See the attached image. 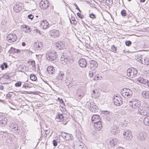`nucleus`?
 <instances>
[{"label": "nucleus", "instance_id": "1", "mask_svg": "<svg viewBox=\"0 0 149 149\" xmlns=\"http://www.w3.org/2000/svg\"><path fill=\"white\" fill-rule=\"evenodd\" d=\"M57 58L56 53L54 51H49L46 54V58L49 61H52L56 60Z\"/></svg>", "mask_w": 149, "mask_h": 149}, {"label": "nucleus", "instance_id": "2", "mask_svg": "<svg viewBox=\"0 0 149 149\" xmlns=\"http://www.w3.org/2000/svg\"><path fill=\"white\" fill-rule=\"evenodd\" d=\"M114 104L116 106H120L123 103L122 97L119 95H114L112 100Z\"/></svg>", "mask_w": 149, "mask_h": 149}, {"label": "nucleus", "instance_id": "3", "mask_svg": "<svg viewBox=\"0 0 149 149\" xmlns=\"http://www.w3.org/2000/svg\"><path fill=\"white\" fill-rule=\"evenodd\" d=\"M130 105L132 108L137 109L140 106L141 103L139 101L136 99H133L130 101Z\"/></svg>", "mask_w": 149, "mask_h": 149}, {"label": "nucleus", "instance_id": "4", "mask_svg": "<svg viewBox=\"0 0 149 149\" xmlns=\"http://www.w3.org/2000/svg\"><path fill=\"white\" fill-rule=\"evenodd\" d=\"M61 63L64 65L69 63H72L74 61L70 57L68 56L65 57L64 56H63L61 58Z\"/></svg>", "mask_w": 149, "mask_h": 149}, {"label": "nucleus", "instance_id": "5", "mask_svg": "<svg viewBox=\"0 0 149 149\" xmlns=\"http://www.w3.org/2000/svg\"><path fill=\"white\" fill-rule=\"evenodd\" d=\"M127 73L128 77L130 78H133L136 75L137 71L135 68H131L127 70Z\"/></svg>", "mask_w": 149, "mask_h": 149}, {"label": "nucleus", "instance_id": "6", "mask_svg": "<svg viewBox=\"0 0 149 149\" xmlns=\"http://www.w3.org/2000/svg\"><path fill=\"white\" fill-rule=\"evenodd\" d=\"M9 127L10 131H14L17 134L19 133V128L18 125L15 123H11L9 126Z\"/></svg>", "mask_w": 149, "mask_h": 149}, {"label": "nucleus", "instance_id": "7", "mask_svg": "<svg viewBox=\"0 0 149 149\" xmlns=\"http://www.w3.org/2000/svg\"><path fill=\"white\" fill-rule=\"evenodd\" d=\"M17 38V36L15 34L11 33L8 35L6 39L9 42L12 43L15 41Z\"/></svg>", "mask_w": 149, "mask_h": 149}, {"label": "nucleus", "instance_id": "8", "mask_svg": "<svg viewBox=\"0 0 149 149\" xmlns=\"http://www.w3.org/2000/svg\"><path fill=\"white\" fill-rule=\"evenodd\" d=\"M49 5V2L47 0H42L40 3V6L42 9H47Z\"/></svg>", "mask_w": 149, "mask_h": 149}, {"label": "nucleus", "instance_id": "9", "mask_svg": "<svg viewBox=\"0 0 149 149\" xmlns=\"http://www.w3.org/2000/svg\"><path fill=\"white\" fill-rule=\"evenodd\" d=\"M132 133L130 130H127L123 133L124 138L127 140H131L133 137Z\"/></svg>", "mask_w": 149, "mask_h": 149}, {"label": "nucleus", "instance_id": "10", "mask_svg": "<svg viewBox=\"0 0 149 149\" xmlns=\"http://www.w3.org/2000/svg\"><path fill=\"white\" fill-rule=\"evenodd\" d=\"M88 106L89 109L92 112H97L99 110L98 107L95 105V104L93 102L90 103V105L88 104Z\"/></svg>", "mask_w": 149, "mask_h": 149}, {"label": "nucleus", "instance_id": "11", "mask_svg": "<svg viewBox=\"0 0 149 149\" xmlns=\"http://www.w3.org/2000/svg\"><path fill=\"white\" fill-rule=\"evenodd\" d=\"M98 65L96 61L92 60L89 61V64L88 65V66L89 68L93 70L97 67Z\"/></svg>", "mask_w": 149, "mask_h": 149}, {"label": "nucleus", "instance_id": "12", "mask_svg": "<svg viewBox=\"0 0 149 149\" xmlns=\"http://www.w3.org/2000/svg\"><path fill=\"white\" fill-rule=\"evenodd\" d=\"M55 47L56 49L61 50L65 48V45L63 42H59L55 44Z\"/></svg>", "mask_w": 149, "mask_h": 149}, {"label": "nucleus", "instance_id": "13", "mask_svg": "<svg viewBox=\"0 0 149 149\" xmlns=\"http://www.w3.org/2000/svg\"><path fill=\"white\" fill-rule=\"evenodd\" d=\"M60 33L59 31L52 30L50 31L49 35L53 38L58 37L60 36Z\"/></svg>", "mask_w": 149, "mask_h": 149}, {"label": "nucleus", "instance_id": "14", "mask_svg": "<svg viewBox=\"0 0 149 149\" xmlns=\"http://www.w3.org/2000/svg\"><path fill=\"white\" fill-rule=\"evenodd\" d=\"M74 147L75 149H87L86 147L80 141H79L77 144L74 145Z\"/></svg>", "mask_w": 149, "mask_h": 149}, {"label": "nucleus", "instance_id": "15", "mask_svg": "<svg viewBox=\"0 0 149 149\" xmlns=\"http://www.w3.org/2000/svg\"><path fill=\"white\" fill-rule=\"evenodd\" d=\"M34 48L36 51L40 50L43 47V45L40 42L37 41L34 44Z\"/></svg>", "mask_w": 149, "mask_h": 149}, {"label": "nucleus", "instance_id": "16", "mask_svg": "<svg viewBox=\"0 0 149 149\" xmlns=\"http://www.w3.org/2000/svg\"><path fill=\"white\" fill-rule=\"evenodd\" d=\"M14 11L16 13L19 12L22 9V4L21 3L17 2L13 6Z\"/></svg>", "mask_w": 149, "mask_h": 149}, {"label": "nucleus", "instance_id": "17", "mask_svg": "<svg viewBox=\"0 0 149 149\" xmlns=\"http://www.w3.org/2000/svg\"><path fill=\"white\" fill-rule=\"evenodd\" d=\"M79 66L82 68H86L87 65V62L86 60L84 58H81L78 61Z\"/></svg>", "mask_w": 149, "mask_h": 149}, {"label": "nucleus", "instance_id": "18", "mask_svg": "<svg viewBox=\"0 0 149 149\" xmlns=\"http://www.w3.org/2000/svg\"><path fill=\"white\" fill-rule=\"evenodd\" d=\"M7 123V119L4 116H0V126L3 127Z\"/></svg>", "mask_w": 149, "mask_h": 149}, {"label": "nucleus", "instance_id": "19", "mask_svg": "<svg viewBox=\"0 0 149 149\" xmlns=\"http://www.w3.org/2000/svg\"><path fill=\"white\" fill-rule=\"evenodd\" d=\"M76 95L79 99H81L84 96V91L81 88H79L77 90Z\"/></svg>", "mask_w": 149, "mask_h": 149}, {"label": "nucleus", "instance_id": "20", "mask_svg": "<svg viewBox=\"0 0 149 149\" xmlns=\"http://www.w3.org/2000/svg\"><path fill=\"white\" fill-rule=\"evenodd\" d=\"M111 132L112 134L116 135L119 133L120 130L118 127L116 126H114L111 128Z\"/></svg>", "mask_w": 149, "mask_h": 149}, {"label": "nucleus", "instance_id": "21", "mask_svg": "<svg viewBox=\"0 0 149 149\" xmlns=\"http://www.w3.org/2000/svg\"><path fill=\"white\" fill-rule=\"evenodd\" d=\"M94 129L97 131H100L102 127V125L101 121L97 122L94 124Z\"/></svg>", "mask_w": 149, "mask_h": 149}, {"label": "nucleus", "instance_id": "22", "mask_svg": "<svg viewBox=\"0 0 149 149\" xmlns=\"http://www.w3.org/2000/svg\"><path fill=\"white\" fill-rule=\"evenodd\" d=\"M137 138L141 140H144L146 137V134L144 132H141L138 134L137 135Z\"/></svg>", "mask_w": 149, "mask_h": 149}, {"label": "nucleus", "instance_id": "23", "mask_svg": "<svg viewBox=\"0 0 149 149\" xmlns=\"http://www.w3.org/2000/svg\"><path fill=\"white\" fill-rule=\"evenodd\" d=\"M138 113L139 114L143 116L146 115L148 113L147 111L145 108L139 109L138 110Z\"/></svg>", "mask_w": 149, "mask_h": 149}, {"label": "nucleus", "instance_id": "24", "mask_svg": "<svg viewBox=\"0 0 149 149\" xmlns=\"http://www.w3.org/2000/svg\"><path fill=\"white\" fill-rule=\"evenodd\" d=\"M100 117L98 115H94L91 118L92 121L94 124L100 121Z\"/></svg>", "mask_w": 149, "mask_h": 149}, {"label": "nucleus", "instance_id": "25", "mask_svg": "<svg viewBox=\"0 0 149 149\" xmlns=\"http://www.w3.org/2000/svg\"><path fill=\"white\" fill-rule=\"evenodd\" d=\"M129 92H127L126 93H122V95L124 97L126 98H129L132 96V92L130 90H128Z\"/></svg>", "mask_w": 149, "mask_h": 149}, {"label": "nucleus", "instance_id": "26", "mask_svg": "<svg viewBox=\"0 0 149 149\" xmlns=\"http://www.w3.org/2000/svg\"><path fill=\"white\" fill-rule=\"evenodd\" d=\"M40 25L43 29H46L48 27L49 24L46 20H43L41 23Z\"/></svg>", "mask_w": 149, "mask_h": 149}, {"label": "nucleus", "instance_id": "27", "mask_svg": "<svg viewBox=\"0 0 149 149\" xmlns=\"http://www.w3.org/2000/svg\"><path fill=\"white\" fill-rule=\"evenodd\" d=\"M47 71L48 74H53L55 72V70L54 68L52 66L47 67Z\"/></svg>", "mask_w": 149, "mask_h": 149}, {"label": "nucleus", "instance_id": "28", "mask_svg": "<svg viewBox=\"0 0 149 149\" xmlns=\"http://www.w3.org/2000/svg\"><path fill=\"white\" fill-rule=\"evenodd\" d=\"M22 27L24 29L23 30V31L25 33H29L31 31V29L28 26L23 25Z\"/></svg>", "mask_w": 149, "mask_h": 149}, {"label": "nucleus", "instance_id": "29", "mask_svg": "<svg viewBox=\"0 0 149 149\" xmlns=\"http://www.w3.org/2000/svg\"><path fill=\"white\" fill-rule=\"evenodd\" d=\"M142 97L146 99L149 98V91H143L141 93Z\"/></svg>", "mask_w": 149, "mask_h": 149}, {"label": "nucleus", "instance_id": "30", "mask_svg": "<svg viewBox=\"0 0 149 149\" xmlns=\"http://www.w3.org/2000/svg\"><path fill=\"white\" fill-rule=\"evenodd\" d=\"M9 52L10 53L13 54L16 53L17 54H18L20 52V50L19 49H17L11 47L9 50Z\"/></svg>", "mask_w": 149, "mask_h": 149}, {"label": "nucleus", "instance_id": "31", "mask_svg": "<svg viewBox=\"0 0 149 149\" xmlns=\"http://www.w3.org/2000/svg\"><path fill=\"white\" fill-rule=\"evenodd\" d=\"M137 81L139 82L145 84L146 83V80L143 77H139L137 79Z\"/></svg>", "mask_w": 149, "mask_h": 149}, {"label": "nucleus", "instance_id": "32", "mask_svg": "<svg viewBox=\"0 0 149 149\" xmlns=\"http://www.w3.org/2000/svg\"><path fill=\"white\" fill-rule=\"evenodd\" d=\"M56 119H58L59 120L64 119L63 114L58 112L56 115Z\"/></svg>", "mask_w": 149, "mask_h": 149}, {"label": "nucleus", "instance_id": "33", "mask_svg": "<svg viewBox=\"0 0 149 149\" xmlns=\"http://www.w3.org/2000/svg\"><path fill=\"white\" fill-rule=\"evenodd\" d=\"M143 123L147 126H149V116L145 117L143 120Z\"/></svg>", "mask_w": 149, "mask_h": 149}, {"label": "nucleus", "instance_id": "34", "mask_svg": "<svg viewBox=\"0 0 149 149\" xmlns=\"http://www.w3.org/2000/svg\"><path fill=\"white\" fill-rule=\"evenodd\" d=\"M73 138V136L72 134L67 133L65 139L67 140H72Z\"/></svg>", "mask_w": 149, "mask_h": 149}, {"label": "nucleus", "instance_id": "35", "mask_svg": "<svg viewBox=\"0 0 149 149\" xmlns=\"http://www.w3.org/2000/svg\"><path fill=\"white\" fill-rule=\"evenodd\" d=\"M30 64L32 66V69L33 70H35L36 69V65L35 61H30Z\"/></svg>", "mask_w": 149, "mask_h": 149}, {"label": "nucleus", "instance_id": "36", "mask_svg": "<svg viewBox=\"0 0 149 149\" xmlns=\"http://www.w3.org/2000/svg\"><path fill=\"white\" fill-rule=\"evenodd\" d=\"M110 143L111 146H114L116 144V139H113L110 141Z\"/></svg>", "mask_w": 149, "mask_h": 149}, {"label": "nucleus", "instance_id": "37", "mask_svg": "<svg viewBox=\"0 0 149 149\" xmlns=\"http://www.w3.org/2000/svg\"><path fill=\"white\" fill-rule=\"evenodd\" d=\"M77 120L79 122H81L83 120L82 116L81 115H78L76 117Z\"/></svg>", "mask_w": 149, "mask_h": 149}, {"label": "nucleus", "instance_id": "38", "mask_svg": "<svg viewBox=\"0 0 149 149\" xmlns=\"http://www.w3.org/2000/svg\"><path fill=\"white\" fill-rule=\"evenodd\" d=\"M69 19L70 21V22L71 24H76L74 23L75 21V19L74 17H72V15L70 17H69Z\"/></svg>", "mask_w": 149, "mask_h": 149}, {"label": "nucleus", "instance_id": "39", "mask_svg": "<svg viewBox=\"0 0 149 149\" xmlns=\"http://www.w3.org/2000/svg\"><path fill=\"white\" fill-rule=\"evenodd\" d=\"M0 67L1 69L3 70L4 68H6L8 67V65L6 63L4 62L3 64L1 65Z\"/></svg>", "mask_w": 149, "mask_h": 149}, {"label": "nucleus", "instance_id": "40", "mask_svg": "<svg viewBox=\"0 0 149 149\" xmlns=\"http://www.w3.org/2000/svg\"><path fill=\"white\" fill-rule=\"evenodd\" d=\"M30 78L33 81H35L37 79L36 76L33 74H31L30 75Z\"/></svg>", "mask_w": 149, "mask_h": 149}, {"label": "nucleus", "instance_id": "41", "mask_svg": "<svg viewBox=\"0 0 149 149\" xmlns=\"http://www.w3.org/2000/svg\"><path fill=\"white\" fill-rule=\"evenodd\" d=\"M144 63L145 64L149 66V58H145L144 59Z\"/></svg>", "mask_w": 149, "mask_h": 149}, {"label": "nucleus", "instance_id": "42", "mask_svg": "<svg viewBox=\"0 0 149 149\" xmlns=\"http://www.w3.org/2000/svg\"><path fill=\"white\" fill-rule=\"evenodd\" d=\"M121 14L123 16H125L126 15V12L125 10H123L121 11Z\"/></svg>", "mask_w": 149, "mask_h": 149}, {"label": "nucleus", "instance_id": "43", "mask_svg": "<svg viewBox=\"0 0 149 149\" xmlns=\"http://www.w3.org/2000/svg\"><path fill=\"white\" fill-rule=\"evenodd\" d=\"M75 132H76L75 135L77 136V138H79V136H80V135L81 134L80 131L77 129Z\"/></svg>", "mask_w": 149, "mask_h": 149}, {"label": "nucleus", "instance_id": "44", "mask_svg": "<svg viewBox=\"0 0 149 149\" xmlns=\"http://www.w3.org/2000/svg\"><path fill=\"white\" fill-rule=\"evenodd\" d=\"M128 90L130 89L127 88H123V89L121 91V95H122V93H124V92L125 93H126L127 92H129V91H128Z\"/></svg>", "mask_w": 149, "mask_h": 149}, {"label": "nucleus", "instance_id": "45", "mask_svg": "<svg viewBox=\"0 0 149 149\" xmlns=\"http://www.w3.org/2000/svg\"><path fill=\"white\" fill-rule=\"evenodd\" d=\"M21 82L19 81L15 83V86L16 87H19L21 86Z\"/></svg>", "mask_w": 149, "mask_h": 149}, {"label": "nucleus", "instance_id": "46", "mask_svg": "<svg viewBox=\"0 0 149 149\" xmlns=\"http://www.w3.org/2000/svg\"><path fill=\"white\" fill-rule=\"evenodd\" d=\"M67 133L64 132H61V136L65 139Z\"/></svg>", "mask_w": 149, "mask_h": 149}, {"label": "nucleus", "instance_id": "47", "mask_svg": "<svg viewBox=\"0 0 149 149\" xmlns=\"http://www.w3.org/2000/svg\"><path fill=\"white\" fill-rule=\"evenodd\" d=\"M131 44V42L130 40L126 41L125 42V44L127 46H129Z\"/></svg>", "mask_w": 149, "mask_h": 149}, {"label": "nucleus", "instance_id": "48", "mask_svg": "<svg viewBox=\"0 0 149 149\" xmlns=\"http://www.w3.org/2000/svg\"><path fill=\"white\" fill-rule=\"evenodd\" d=\"M111 49L114 53H116L117 52L116 47L114 45H113L112 46Z\"/></svg>", "mask_w": 149, "mask_h": 149}, {"label": "nucleus", "instance_id": "49", "mask_svg": "<svg viewBox=\"0 0 149 149\" xmlns=\"http://www.w3.org/2000/svg\"><path fill=\"white\" fill-rule=\"evenodd\" d=\"M89 75L91 77H94L95 74H94L93 72L90 71L89 73Z\"/></svg>", "mask_w": 149, "mask_h": 149}, {"label": "nucleus", "instance_id": "50", "mask_svg": "<svg viewBox=\"0 0 149 149\" xmlns=\"http://www.w3.org/2000/svg\"><path fill=\"white\" fill-rule=\"evenodd\" d=\"M77 15L81 19H83L84 18V16L83 15H81L80 13H77Z\"/></svg>", "mask_w": 149, "mask_h": 149}, {"label": "nucleus", "instance_id": "51", "mask_svg": "<svg viewBox=\"0 0 149 149\" xmlns=\"http://www.w3.org/2000/svg\"><path fill=\"white\" fill-rule=\"evenodd\" d=\"M106 2L107 4L109 5H110L113 3L112 0H106Z\"/></svg>", "mask_w": 149, "mask_h": 149}, {"label": "nucleus", "instance_id": "52", "mask_svg": "<svg viewBox=\"0 0 149 149\" xmlns=\"http://www.w3.org/2000/svg\"><path fill=\"white\" fill-rule=\"evenodd\" d=\"M89 17L93 19H95L96 18V16L93 13H91L89 15Z\"/></svg>", "mask_w": 149, "mask_h": 149}, {"label": "nucleus", "instance_id": "53", "mask_svg": "<svg viewBox=\"0 0 149 149\" xmlns=\"http://www.w3.org/2000/svg\"><path fill=\"white\" fill-rule=\"evenodd\" d=\"M22 88H29V87L28 84L27 83H24L23 86Z\"/></svg>", "mask_w": 149, "mask_h": 149}, {"label": "nucleus", "instance_id": "54", "mask_svg": "<svg viewBox=\"0 0 149 149\" xmlns=\"http://www.w3.org/2000/svg\"><path fill=\"white\" fill-rule=\"evenodd\" d=\"M73 5H74L75 6V7L76 8V9L78 10L79 12H81V11L80 10L78 6L77 5V4L76 3H74Z\"/></svg>", "mask_w": 149, "mask_h": 149}, {"label": "nucleus", "instance_id": "55", "mask_svg": "<svg viewBox=\"0 0 149 149\" xmlns=\"http://www.w3.org/2000/svg\"><path fill=\"white\" fill-rule=\"evenodd\" d=\"M53 143L54 146H56L57 145V142L55 140H54L53 141Z\"/></svg>", "mask_w": 149, "mask_h": 149}, {"label": "nucleus", "instance_id": "56", "mask_svg": "<svg viewBox=\"0 0 149 149\" xmlns=\"http://www.w3.org/2000/svg\"><path fill=\"white\" fill-rule=\"evenodd\" d=\"M58 100L59 101L60 103L61 104H64V102L62 99H60V98L58 97Z\"/></svg>", "mask_w": 149, "mask_h": 149}, {"label": "nucleus", "instance_id": "57", "mask_svg": "<svg viewBox=\"0 0 149 149\" xmlns=\"http://www.w3.org/2000/svg\"><path fill=\"white\" fill-rule=\"evenodd\" d=\"M28 17L31 20H32L33 19L34 17L31 14H30L28 15Z\"/></svg>", "mask_w": 149, "mask_h": 149}, {"label": "nucleus", "instance_id": "58", "mask_svg": "<svg viewBox=\"0 0 149 149\" xmlns=\"http://www.w3.org/2000/svg\"><path fill=\"white\" fill-rule=\"evenodd\" d=\"M6 21L5 20H3L1 22V25H4L6 24Z\"/></svg>", "mask_w": 149, "mask_h": 149}, {"label": "nucleus", "instance_id": "59", "mask_svg": "<svg viewBox=\"0 0 149 149\" xmlns=\"http://www.w3.org/2000/svg\"><path fill=\"white\" fill-rule=\"evenodd\" d=\"M7 131H0V134L1 135L3 134H7Z\"/></svg>", "mask_w": 149, "mask_h": 149}, {"label": "nucleus", "instance_id": "60", "mask_svg": "<svg viewBox=\"0 0 149 149\" xmlns=\"http://www.w3.org/2000/svg\"><path fill=\"white\" fill-rule=\"evenodd\" d=\"M12 95L11 94V93H8L6 95V97L8 98H10L11 97Z\"/></svg>", "mask_w": 149, "mask_h": 149}, {"label": "nucleus", "instance_id": "61", "mask_svg": "<svg viewBox=\"0 0 149 149\" xmlns=\"http://www.w3.org/2000/svg\"><path fill=\"white\" fill-rule=\"evenodd\" d=\"M99 77L98 76H97L95 75V77H94L93 78V79L94 80H97L99 79Z\"/></svg>", "mask_w": 149, "mask_h": 149}, {"label": "nucleus", "instance_id": "62", "mask_svg": "<svg viewBox=\"0 0 149 149\" xmlns=\"http://www.w3.org/2000/svg\"><path fill=\"white\" fill-rule=\"evenodd\" d=\"M4 79H7L9 78V76L7 75H4L3 76V77Z\"/></svg>", "mask_w": 149, "mask_h": 149}, {"label": "nucleus", "instance_id": "63", "mask_svg": "<svg viewBox=\"0 0 149 149\" xmlns=\"http://www.w3.org/2000/svg\"><path fill=\"white\" fill-rule=\"evenodd\" d=\"M146 84L147 85L148 87L149 86V81L147 80L146 81Z\"/></svg>", "mask_w": 149, "mask_h": 149}, {"label": "nucleus", "instance_id": "64", "mask_svg": "<svg viewBox=\"0 0 149 149\" xmlns=\"http://www.w3.org/2000/svg\"><path fill=\"white\" fill-rule=\"evenodd\" d=\"M26 44L25 42H23L22 43V45L23 46H26Z\"/></svg>", "mask_w": 149, "mask_h": 149}]
</instances>
